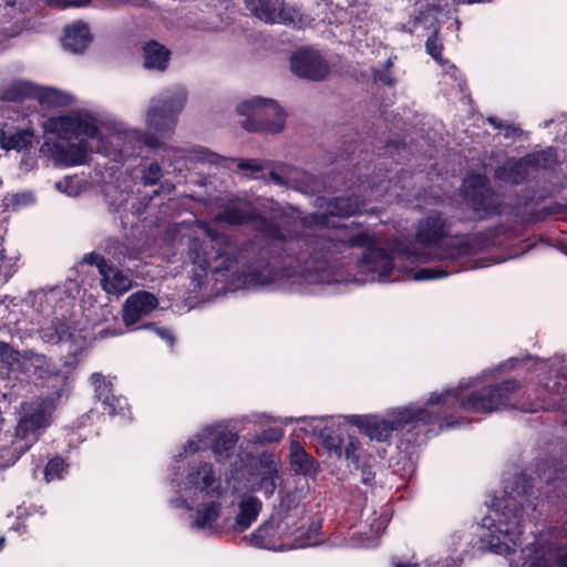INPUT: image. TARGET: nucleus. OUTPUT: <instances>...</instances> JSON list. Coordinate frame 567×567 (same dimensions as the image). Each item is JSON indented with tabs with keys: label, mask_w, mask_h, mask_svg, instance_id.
<instances>
[{
	"label": "nucleus",
	"mask_w": 567,
	"mask_h": 567,
	"mask_svg": "<svg viewBox=\"0 0 567 567\" xmlns=\"http://www.w3.org/2000/svg\"><path fill=\"white\" fill-rule=\"evenodd\" d=\"M33 140L34 132L31 128H23L9 134L1 131L0 134L1 147L7 151H25L32 146Z\"/></svg>",
	"instance_id": "34"
},
{
	"label": "nucleus",
	"mask_w": 567,
	"mask_h": 567,
	"mask_svg": "<svg viewBox=\"0 0 567 567\" xmlns=\"http://www.w3.org/2000/svg\"><path fill=\"white\" fill-rule=\"evenodd\" d=\"M464 203L476 213H491L495 208V192L486 176L473 174L461 186Z\"/></svg>",
	"instance_id": "13"
},
{
	"label": "nucleus",
	"mask_w": 567,
	"mask_h": 567,
	"mask_svg": "<svg viewBox=\"0 0 567 567\" xmlns=\"http://www.w3.org/2000/svg\"><path fill=\"white\" fill-rule=\"evenodd\" d=\"M447 248H457V249H461V248H472L468 244H458V245H452V246H449Z\"/></svg>",
	"instance_id": "62"
},
{
	"label": "nucleus",
	"mask_w": 567,
	"mask_h": 567,
	"mask_svg": "<svg viewBox=\"0 0 567 567\" xmlns=\"http://www.w3.org/2000/svg\"><path fill=\"white\" fill-rule=\"evenodd\" d=\"M254 229L260 234L266 240L271 243L285 244L288 238H298L300 235L297 231L289 230L287 234L282 227L278 225L272 218L265 217L256 212L251 221Z\"/></svg>",
	"instance_id": "24"
},
{
	"label": "nucleus",
	"mask_w": 567,
	"mask_h": 567,
	"mask_svg": "<svg viewBox=\"0 0 567 567\" xmlns=\"http://www.w3.org/2000/svg\"><path fill=\"white\" fill-rule=\"evenodd\" d=\"M237 113L246 116L241 127L252 133L276 134L284 130L286 114L271 99L254 97L237 105Z\"/></svg>",
	"instance_id": "8"
},
{
	"label": "nucleus",
	"mask_w": 567,
	"mask_h": 567,
	"mask_svg": "<svg viewBox=\"0 0 567 567\" xmlns=\"http://www.w3.org/2000/svg\"><path fill=\"white\" fill-rule=\"evenodd\" d=\"M173 487L202 498H223L227 487L223 484L221 472L209 462H199L174 468Z\"/></svg>",
	"instance_id": "7"
},
{
	"label": "nucleus",
	"mask_w": 567,
	"mask_h": 567,
	"mask_svg": "<svg viewBox=\"0 0 567 567\" xmlns=\"http://www.w3.org/2000/svg\"><path fill=\"white\" fill-rule=\"evenodd\" d=\"M83 261L96 267L101 287L109 296L118 298L133 288L134 279L131 270L120 268L95 251L85 255Z\"/></svg>",
	"instance_id": "12"
},
{
	"label": "nucleus",
	"mask_w": 567,
	"mask_h": 567,
	"mask_svg": "<svg viewBox=\"0 0 567 567\" xmlns=\"http://www.w3.org/2000/svg\"><path fill=\"white\" fill-rule=\"evenodd\" d=\"M389 523V518L385 515H380L379 517L373 519V523L370 525V532L372 537H367L361 542V546L363 547H373L377 545V538H379L382 533L385 530Z\"/></svg>",
	"instance_id": "41"
},
{
	"label": "nucleus",
	"mask_w": 567,
	"mask_h": 567,
	"mask_svg": "<svg viewBox=\"0 0 567 567\" xmlns=\"http://www.w3.org/2000/svg\"><path fill=\"white\" fill-rule=\"evenodd\" d=\"M567 476H566V473L564 470H555V475L551 477V472L546 476V480L549 482V481H555V480H566Z\"/></svg>",
	"instance_id": "57"
},
{
	"label": "nucleus",
	"mask_w": 567,
	"mask_h": 567,
	"mask_svg": "<svg viewBox=\"0 0 567 567\" xmlns=\"http://www.w3.org/2000/svg\"><path fill=\"white\" fill-rule=\"evenodd\" d=\"M76 134H83L92 140H103V134L93 118H82L78 116Z\"/></svg>",
	"instance_id": "42"
},
{
	"label": "nucleus",
	"mask_w": 567,
	"mask_h": 567,
	"mask_svg": "<svg viewBox=\"0 0 567 567\" xmlns=\"http://www.w3.org/2000/svg\"><path fill=\"white\" fill-rule=\"evenodd\" d=\"M292 72L303 79L320 81L323 80L330 69L326 60L318 53L310 50H300L291 59Z\"/></svg>",
	"instance_id": "15"
},
{
	"label": "nucleus",
	"mask_w": 567,
	"mask_h": 567,
	"mask_svg": "<svg viewBox=\"0 0 567 567\" xmlns=\"http://www.w3.org/2000/svg\"><path fill=\"white\" fill-rule=\"evenodd\" d=\"M539 409H545V406L543 404H537L536 406H533V408H529V409H526L525 411L526 412H536L537 410Z\"/></svg>",
	"instance_id": "63"
},
{
	"label": "nucleus",
	"mask_w": 567,
	"mask_h": 567,
	"mask_svg": "<svg viewBox=\"0 0 567 567\" xmlns=\"http://www.w3.org/2000/svg\"><path fill=\"white\" fill-rule=\"evenodd\" d=\"M284 436V431L280 427H269L264 430L256 436L258 443H274L279 442Z\"/></svg>",
	"instance_id": "50"
},
{
	"label": "nucleus",
	"mask_w": 567,
	"mask_h": 567,
	"mask_svg": "<svg viewBox=\"0 0 567 567\" xmlns=\"http://www.w3.org/2000/svg\"><path fill=\"white\" fill-rule=\"evenodd\" d=\"M262 509L261 501L252 494H244L238 502V513L234 520V530H247L258 518Z\"/></svg>",
	"instance_id": "22"
},
{
	"label": "nucleus",
	"mask_w": 567,
	"mask_h": 567,
	"mask_svg": "<svg viewBox=\"0 0 567 567\" xmlns=\"http://www.w3.org/2000/svg\"><path fill=\"white\" fill-rule=\"evenodd\" d=\"M489 371L462 380L454 389L441 393H432L424 406L410 404L393 409L384 417L378 415H349L347 421L359 427L370 440L388 441L392 433L401 431L408 425L416 423H433L441 414L456 406L474 413H491L512 406L511 398L517 391L518 384L514 380H506L499 384L484 386L483 380Z\"/></svg>",
	"instance_id": "2"
},
{
	"label": "nucleus",
	"mask_w": 567,
	"mask_h": 567,
	"mask_svg": "<svg viewBox=\"0 0 567 567\" xmlns=\"http://www.w3.org/2000/svg\"><path fill=\"white\" fill-rule=\"evenodd\" d=\"M290 467L296 474L315 476L318 472L317 461L309 455L298 441L290 444Z\"/></svg>",
	"instance_id": "29"
},
{
	"label": "nucleus",
	"mask_w": 567,
	"mask_h": 567,
	"mask_svg": "<svg viewBox=\"0 0 567 567\" xmlns=\"http://www.w3.org/2000/svg\"><path fill=\"white\" fill-rule=\"evenodd\" d=\"M395 567H431L427 563L398 564Z\"/></svg>",
	"instance_id": "60"
},
{
	"label": "nucleus",
	"mask_w": 567,
	"mask_h": 567,
	"mask_svg": "<svg viewBox=\"0 0 567 567\" xmlns=\"http://www.w3.org/2000/svg\"><path fill=\"white\" fill-rule=\"evenodd\" d=\"M22 362L21 378L34 375L49 382L48 385L53 390L49 395L63 398L66 394L71 385L69 371L58 370L44 354L31 350L24 351Z\"/></svg>",
	"instance_id": "11"
},
{
	"label": "nucleus",
	"mask_w": 567,
	"mask_h": 567,
	"mask_svg": "<svg viewBox=\"0 0 567 567\" xmlns=\"http://www.w3.org/2000/svg\"><path fill=\"white\" fill-rule=\"evenodd\" d=\"M61 399L55 395H41L21 403V415L16 427V440L20 443L16 449H19L20 455L38 442L51 425L56 404Z\"/></svg>",
	"instance_id": "6"
},
{
	"label": "nucleus",
	"mask_w": 567,
	"mask_h": 567,
	"mask_svg": "<svg viewBox=\"0 0 567 567\" xmlns=\"http://www.w3.org/2000/svg\"><path fill=\"white\" fill-rule=\"evenodd\" d=\"M279 472H259L252 474L248 480V491L251 493H261L266 498L274 496L276 489L281 484Z\"/></svg>",
	"instance_id": "31"
},
{
	"label": "nucleus",
	"mask_w": 567,
	"mask_h": 567,
	"mask_svg": "<svg viewBox=\"0 0 567 567\" xmlns=\"http://www.w3.org/2000/svg\"><path fill=\"white\" fill-rule=\"evenodd\" d=\"M533 485L525 474H517L495 497L482 519V540L494 554L507 557L520 545L525 522L537 519Z\"/></svg>",
	"instance_id": "3"
},
{
	"label": "nucleus",
	"mask_w": 567,
	"mask_h": 567,
	"mask_svg": "<svg viewBox=\"0 0 567 567\" xmlns=\"http://www.w3.org/2000/svg\"><path fill=\"white\" fill-rule=\"evenodd\" d=\"M186 103V93L183 90L164 94L151 101L147 114V127L153 131L128 130L120 137L124 146L120 150L122 157L140 156L143 146L162 148L164 143L159 138L169 137L176 127L178 114Z\"/></svg>",
	"instance_id": "4"
},
{
	"label": "nucleus",
	"mask_w": 567,
	"mask_h": 567,
	"mask_svg": "<svg viewBox=\"0 0 567 567\" xmlns=\"http://www.w3.org/2000/svg\"><path fill=\"white\" fill-rule=\"evenodd\" d=\"M354 151H355V148H354V147H352L351 145H349V146H347V147L344 148V152L347 153V157H348V156H350V155H352V154L354 153Z\"/></svg>",
	"instance_id": "64"
},
{
	"label": "nucleus",
	"mask_w": 567,
	"mask_h": 567,
	"mask_svg": "<svg viewBox=\"0 0 567 567\" xmlns=\"http://www.w3.org/2000/svg\"><path fill=\"white\" fill-rule=\"evenodd\" d=\"M349 244L357 248H379L375 238L368 233H358L350 237Z\"/></svg>",
	"instance_id": "48"
},
{
	"label": "nucleus",
	"mask_w": 567,
	"mask_h": 567,
	"mask_svg": "<svg viewBox=\"0 0 567 567\" xmlns=\"http://www.w3.org/2000/svg\"><path fill=\"white\" fill-rule=\"evenodd\" d=\"M153 330L159 338L168 341L169 344L173 346L175 338L168 329L154 327Z\"/></svg>",
	"instance_id": "54"
},
{
	"label": "nucleus",
	"mask_w": 567,
	"mask_h": 567,
	"mask_svg": "<svg viewBox=\"0 0 567 567\" xmlns=\"http://www.w3.org/2000/svg\"><path fill=\"white\" fill-rule=\"evenodd\" d=\"M24 351L14 350L9 343L0 341V375L8 379H21Z\"/></svg>",
	"instance_id": "26"
},
{
	"label": "nucleus",
	"mask_w": 567,
	"mask_h": 567,
	"mask_svg": "<svg viewBox=\"0 0 567 567\" xmlns=\"http://www.w3.org/2000/svg\"><path fill=\"white\" fill-rule=\"evenodd\" d=\"M144 68L165 71L171 59V51L156 40H150L143 45Z\"/></svg>",
	"instance_id": "28"
},
{
	"label": "nucleus",
	"mask_w": 567,
	"mask_h": 567,
	"mask_svg": "<svg viewBox=\"0 0 567 567\" xmlns=\"http://www.w3.org/2000/svg\"><path fill=\"white\" fill-rule=\"evenodd\" d=\"M280 503L278 508L276 509L275 515L279 517H285L287 515L296 516V525H298V513L297 508L300 502V495L297 491L290 489H280L279 491Z\"/></svg>",
	"instance_id": "37"
},
{
	"label": "nucleus",
	"mask_w": 567,
	"mask_h": 567,
	"mask_svg": "<svg viewBox=\"0 0 567 567\" xmlns=\"http://www.w3.org/2000/svg\"><path fill=\"white\" fill-rule=\"evenodd\" d=\"M299 223L305 228H313L316 226L323 225L324 216L318 213L307 214L300 218Z\"/></svg>",
	"instance_id": "51"
},
{
	"label": "nucleus",
	"mask_w": 567,
	"mask_h": 567,
	"mask_svg": "<svg viewBox=\"0 0 567 567\" xmlns=\"http://www.w3.org/2000/svg\"><path fill=\"white\" fill-rule=\"evenodd\" d=\"M19 250H0V277L7 282L18 269Z\"/></svg>",
	"instance_id": "39"
},
{
	"label": "nucleus",
	"mask_w": 567,
	"mask_h": 567,
	"mask_svg": "<svg viewBox=\"0 0 567 567\" xmlns=\"http://www.w3.org/2000/svg\"><path fill=\"white\" fill-rule=\"evenodd\" d=\"M319 528L313 524L302 530L296 525V516L279 517L274 514L251 534L250 543L256 547L275 551L311 547L319 544Z\"/></svg>",
	"instance_id": "5"
},
{
	"label": "nucleus",
	"mask_w": 567,
	"mask_h": 567,
	"mask_svg": "<svg viewBox=\"0 0 567 567\" xmlns=\"http://www.w3.org/2000/svg\"><path fill=\"white\" fill-rule=\"evenodd\" d=\"M171 505L175 508H181V507H184V508H187L188 511H192L193 507L188 504V502L183 498V497H175L171 501Z\"/></svg>",
	"instance_id": "55"
},
{
	"label": "nucleus",
	"mask_w": 567,
	"mask_h": 567,
	"mask_svg": "<svg viewBox=\"0 0 567 567\" xmlns=\"http://www.w3.org/2000/svg\"><path fill=\"white\" fill-rule=\"evenodd\" d=\"M64 471V461L60 457H54L47 464L44 470V477L48 482H51L53 480L61 478Z\"/></svg>",
	"instance_id": "45"
},
{
	"label": "nucleus",
	"mask_w": 567,
	"mask_h": 567,
	"mask_svg": "<svg viewBox=\"0 0 567 567\" xmlns=\"http://www.w3.org/2000/svg\"><path fill=\"white\" fill-rule=\"evenodd\" d=\"M196 158L200 162L210 163L219 165L224 161H235L234 158H226L217 153L210 152L207 148L199 147L198 150H195Z\"/></svg>",
	"instance_id": "49"
},
{
	"label": "nucleus",
	"mask_w": 567,
	"mask_h": 567,
	"mask_svg": "<svg viewBox=\"0 0 567 567\" xmlns=\"http://www.w3.org/2000/svg\"><path fill=\"white\" fill-rule=\"evenodd\" d=\"M546 386L548 388V390H549L550 392H554V393H557V394H558V393H559V388H560V382L555 381V382L553 383V385L546 384Z\"/></svg>",
	"instance_id": "61"
},
{
	"label": "nucleus",
	"mask_w": 567,
	"mask_h": 567,
	"mask_svg": "<svg viewBox=\"0 0 567 567\" xmlns=\"http://www.w3.org/2000/svg\"><path fill=\"white\" fill-rule=\"evenodd\" d=\"M503 128H504V137L505 138H514V137H518L523 134V130L513 124H507V125L503 126Z\"/></svg>",
	"instance_id": "53"
},
{
	"label": "nucleus",
	"mask_w": 567,
	"mask_h": 567,
	"mask_svg": "<svg viewBox=\"0 0 567 567\" xmlns=\"http://www.w3.org/2000/svg\"><path fill=\"white\" fill-rule=\"evenodd\" d=\"M450 236V225L441 213L429 215L419 220L415 240L421 245H437Z\"/></svg>",
	"instance_id": "19"
},
{
	"label": "nucleus",
	"mask_w": 567,
	"mask_h": 567,
	"mask_svg": "<svg viewBox=\"0 0 567 567\" xmlns=\"http://www.w3.org/2000/svg\"><path fill=\"white\" fill-rule=\"evenodd\" d=\"M260 472H279V458L270 452H262L258 457Z\"/></svg>",
	"instance_id": "47"
},
{
	"label": "nucleus",
	"mask_w": 567,
	"mask_h": 567,
	"mask_svg": "<svg viewBox=\"0 0 567 567\" xmlns=\"http://www.w3.org/2000/svg\"><path fill=\"white\" fill-rule=\"evenodd\" d=\"M392 66H393L392 60L388 59L384 62L383 70L373 69L372 70L373 80L375 82L382 83L385 86L394 87L396 85L398 81H396V79L391 73V68Z\"/></svg>",
	"instance_id": "43"
},
{
	"label": "nucleus",
	"mask_w": 567,
	"mask_h": 567,
	"mask_svg": "<svg viewBox=\"0 0 567 567\" xmlns=\"http://www.w3.org/2000/svg\"><path fill=\"white\" fill-rule=\"evenodd\" d=\"M158 306L157 298L145 290L132 293L124 302L122 318L126 327L135 324Z\"/></svg>",
	"instance_id": "18"
},
{
	"label": "nucleus",
	"mask_w": 567,
	"mask_h": 567,
	"mask_svg": "<svg viewBox=\"0 0 567 567\" xmlns=\"http://www.w3.org/2000/svg\"><path fill=\"white\" fill-rule=\"evenodd\" d=\"M91 381L94 386L96 399L104 404L109 414H124V411L127 406V401L125 398L115 396L112 394L111 381L99 372H95L91 375Z\"/></svg>",
	"instance_id": "20"
},
{
	"label": "nucleus",
	"mask_w": 567,
	"mask_h": 567,
	"mask_svg": "<svg viewBox=\"0 0 567 567\" xmlns=\"http://www.w3.org/2000/svg\"><path fill=\"white\" fill-rule=\"evenodd\" d=\"M244 2L252 16L267 23H281L302 29L312 22V19L300 9L286 7L285 0H244Z\"/></svg>",
	"instance_id": "10"
},
{
	"label": "nucleus",
	"mask_w": 567,
	"mask_h": 567,
	"mask_svg": "<svg viewBox=\"0 0 567 567\" xmlns=\"http://www.w3.org/2000/svg\"><path fill=\"white\" fill-rule=\"evenodd\" d=\"M256 210L247 203L230 204L218 214V220L231 226L251 224Z\"/></svg>",
	"instance_id": "32"
},
{
	"label": "nucleus",
	"mask_w": 567,
	"mask_h": 567,
	"mask_svg": "<svg viewBox=\"0 0 567 567\" xmlns=\"http://www.w3.org/2000/svg\"><path fill=\"white\" fill-rule=\"evenodd\" d=\"M37 85L19 81L3 90L1 99L8 102H23L27 99H34Z\"/></svg>",
	"instance_id": "36"
},
{
	"label": "nucleus",
	"mask_w": 567,
	"mask_h": 567,
	"mask_svg": "<svg viewBox=\"0 0 567 567\" xmlns=\"http://www.w3.org/2000/svg\"><path fill=\"white\" fill-rule=\"evenodd\" d=\"M443 43L439 38V28H434L425 41V51L433 60L443 64Z\"/></svg>",
	"instance_id": "40"
},
{
	"label": "nucleus",
	"mask_w": 567,
	"mask_h": 567,
	"mask_svg": "<svg viewBox=\"0 0 567 567\" xmlns=\"http://www.w3.org/2000/svg\"><path fill=\"white\" fill-rule=\"evenodd\" d=\"M270 178L274 181L277 185H282L285 183V179L282 176L277 174L276 172H270Z\"/></svg>",
	"instance_id": "59"
},
{
	"label": "nucleus",
	"mask_w": 567,
	"mask_h": 567,
	"mask_svg": "<svg viewBox=\"0 0 567 567\" xmlns=\"http://www.w3.org/2000/svg\"><path fill=\"white\" fill-rule=\"evenodd\" d=\"M221 509V498H203V502L196 506L195 513L192 516L190 527L205 530L210 535L218 534L220 532L218 519Z\"/></svg>",
	"instance_id": "16"
},
{
	"label": "nucleus",
	"mask_w": 567,
	"mask_h": 567,
	"mask_svg": "<svg viewBox=\"0 0 567 567\" xmlns=\"http://www.w3.org/2000/svg\"><path fill=\"white\" fill-rule=\"evenodd\" d=\"M238 441V435L220 425L205 427L189 440L182 451L174 456L175 462H182L197 452L210 450L217 462H225Z\"/></svg>",
	"instance_id": "9"
},
{
	"label": "nucleus",
	"mask_w": 567,
	"mask_h": 567,
	"mask_svg": "<svg viewBox=\"0 0 567 567\" xmlns=\"http://www.w3.org/2000/svg\"><path fill=\"white\" fill-rule=\"evenodd\" d=\"M508 250H188L193 290L312 292L324 285L432 280L518 258Z\"/></svg>",
	"instance_id": "1"
},
{
	"label": "nucleus",
	"mask_w": 567,
	"mask_h": 567,
	"mask_svg": "<svg viewBox=\"0 0 567 567\" xmlns=\"http://www.w3.org/2000/svg\"><path fill=\"white\" fill-rule=\"evenodd\" d=\"M70 328L62 322H52L50 326L42 327L39 330L40 338L48 343H63L69 344V351L78 355L82 349L84 340L78 342V339L71 333Z\"/></svg>",
	"instance_id": "21"
},
{
	"label": "nucleus",
	"mask_w": 567,
	"mask_h": 567,
	"mask_svg": "<svg viewBox=\"0 0 567 567\" xmlns=\"http://www.w3.org/2000/svg\"><path fill=\"white\" fill-rule=\"evenodd\" d=\"M165 239L172 245L186 246V248H203V240L196 236L193 223L171 224L165 230Z\"/></svg>",
	"instance_id": "23"
},
{
	"label": "nucleus",
	"mask_w": 567,
	"mask_h": 567,
	"mask_svg": "<svg viewBox=\"0 0 567 567\" xmlns=\"http://www.w3.org/2000/svg\"><path fill=\"white\" fill-rule=\"evenodd\" d=\"M55 128L63 137L69 134H76L78 116H61L55 120Z\"/></svg>",
	"instance_id": "46"
},
{
	"label": "nucleus",
	"mask_w": 567,
	"mask_h": 567,
	"mask_svg": "<svg viewBox=\"0 0 567 567\" xmlns=\"http://www.w3.org/2000/svg\"><path fill=\"white\" fill-rule=\"evenodd\" d=\"M40 151L50 155L56 165L72 167L86 163L91 152V145L86 140H81L76 144H63L59 141L47 140L41 145Z\"/></svg>",
	"instance_id": "14"
},
{
	"label": "nucleus",
	"mask_w": 567,
	"mask_h": 567,
	"mask_svg": "<svg viewBox=\"0 0 567 567\" xmlns=\"http://www.w3.org/2000/svg\"><path fill=\"white\" fill-rule=\"evenodd\" d=\"M34 100H37L42 105L48 106H64L69 103L68 95L63 92L53 89V87H42L37 85V94L34 95Z\"/></svg>",
	"instance_id": "38"
},
{
	"label": "nucleus",
	"mask_w": 567,
	"mask_h": 567,
	"mask_svg": "<svg viewBox=\"0 0 567 567\" xmlns=\"http://www.w3.org/2000/svg\"><path fill=\"white\" fill-rule=\"evenodd\" d=\"M374 478L373 473L370 471V468L362 467V482L367 485L371 484Z\"/></svg>",
	"instance_id": "56"
},
{
	"label": "nucleus",
	"mask_w": 567,
	"mask_h": 567,
	"mask_svg": "<svg viewBox=\"0 0 567 567\" xmlns=\"http://www.w3.org/2000/svg\"><path fill=\"white\" fill-rule=\"evenodd\" d=\"M363 202L358 195L336 197L329 203V213L338 217H348L361 212Z\"/></svg>",
	"instance_id": "35"
},
{
	"label": "nucleus",
	"mask_w": 567,
	"mask_h": 567,
	"mask_svg": "<svg viewBox=\"0 0 567 567\" xmlns=\"http://www.w3.org/2000/svg\"><path fill=\"white\" fill-rule=\"evenodd\" d=\"M91 42L92 35L84 22L79 21L64 28L62 44L65 50L82 53Z\"/></svg>",
	"instance_id": "25"
},
{
	"label": "nucleus",
	"mask_w": 567,
	"mask_h": 567,
	"mask_svg": "<svg viewBox=\"0 0 567 567\" xmlns=\"http://www.w3.org/2000/svg\"><path fill=\"white\" fill-rule=\"evenodd\" d=\"M326 432L327 429H322L319 435L323 439L324 446L330 454H333L338 458H341L343 455L344 458L351 462L355 467L364 465L367 452L355 436L349 435L344 446H342L338 439L326 434Z\"/></svg>",
	"instance_id": "17"
},
{
	"label": "nucleus",
	"mask_w": 567,
	"mask_h": 567,
	"mask_svg": "<svg viewBox=\"0 0 567 567\" xmlns=\"http://www.w3.org/2000/svg\"><path fill=\"white\" fill-rule=\"evenodd\" d=\"M525 161V156L507 161L504 165L495 169L494 177L511 185L523 184L527 179L529 173V165Z\"/></svg>",
	"instance_id": "27"
},
{
	"label": "nucleus",
	"mask_w": 567,
	"mask_h": 567,
	"mask_svg": "<svg viewBox=\"0 0 567 567\" xmlns=\"http://www.w3.org/2000/svg\"><path fill=\"white\" fill-rule=\"evenodd\" d=\"M162 176V167L157 162H152L142 169V181L145 186L157 184Z\"/></svg>",
	"instance_id": "44"
},
{
	"label": "nucleus",
	"mask_w": 567,
	"mask_h": 567,
	"mask_svg": "<svg viewBox=\"0 0 567 567\" xmlns=\"http://www.w3.org/2000/svg\"><path fill=\"white\" fill-rule=\"evenodd\" d=\"M525 157L532 171H555L559 166L558 154L553 146L528 153Z\"/></svg>",
	"instance_id": "33"
},
{
	"label": "nucleus",
	"mask_w": 567,
	"mask_h": 567,
	"mask_svg": "<svg viewBox=\"0 0 567 567\" xmlns=\"http://www.w3.org/2000/svg\"><path fill=\"white\" fill-rule=\"evenodd\" d=\"M487 122L493 125L495 128H503V123L502 121H499L498 118L494 117V116H489L487 117Z\"/></svg>",
	"instance_id": "58"
},
{
	"label": "nucleus",
	"mask_w": 567,
	"mask_h": 567,
	"mask_svg": "<svg viewBox=\"0 0 567 567\" xmlns=\"http://www.w3.org/2000/svg\"><path fill=\"white\" fill-rule=\"evenodd\" d=\"M237 167L241 171H249L252 174L264 171V166L258 159H238Z\"/></svg>",
	"instance_id": "52"
},
{
	"label": "nucleus",
	"mask_w": 567,
	"mask_h": 567,
	"mask_svg": "<svg viewBox=\"0 0 567 567\" xmlns=\"http://www.w3.org/2000/svg\"><path fill=\"white\" fill-rule=\"evenodd\" d=\"M549 556L547 548L530 544L520 550L519 559H509V567H549Z\"/></svg>",
	"instance_id": "30"
}]
</instances>
